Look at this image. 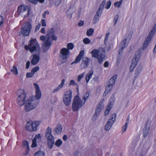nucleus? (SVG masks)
Here are the masks:
<instances>
[{
	"instance_id": "41",
	"label": "nucleus",
	"mask_w": 156,
	"mask_h": 156,
	"mask_svg": "<svg viewBox=\"0 0 156 156\" xmlns=\"http://www.w3.org/2000/svg\"><path fill=\"white\" fill-rule=\"evenodd\" d=\"M113 104L111 102H109L108 104V105L106 108V110H108V111H110V110L112 108V107Z\"/></svg>"
},
{
	"instance_id": "62",
	"label": "nucleus",
	"mask_w": 156,
	"mask_h": 156,
	"mask_svg": "<svg viewBox=\"0 0 156 156\" xmlns=\"http://www.w3.org/2000/svg\"><path fill=\"white\" fill-rule=\"evenodd\" d=\"M41 135H40V134H38L36 135V136H35V138L36 139H39L41 138Z\"/></svg>"
},
{
	"instance_id": "39",
	"label": "nucleus",
	"mask_w": 156,
	"mask_h": 156,
	"mask_svg": "<svg viewBox=\"0 0 156 156\" xmlns=\"http://www.w3.org/2000/svg\"><path fill=\"white\" fill-rule=\"evenodd\" d=\"M97 107L102 110L104 107L103 102H100Z\"/></svg>"
},
{
	"instance_id": "35",
	"label": "nucleus",
	"mask_w": 156,
	"mask_h": 156,
	"mask_svg": "<svg viewBox=\"0 0 156 156\" xmlns=\"http://www.w3.org/2000/svg\"><path fill=\"white\" fill-rule=\"evenodd\" d=\"M99 54L101 55L104 54L105 53V49L103 48H99L98 50Z\"/></svg>"
},
{
	"instance_id": "61",
	"label": "nucleus",
	"mask_w": 156,
	"mask_h": 156,
	"mask_svg": "<svg viewBox=\"0 0 156 156\" xmlns=\"http://www.w3.org/2000/svg\"><path fill=\"white\" fill-rule=\"evenodd\" d=\"M156 30V24H155L154 25L153 28L151 30H152V31H153L154 32H155V30Z\"/></svg>"
},
{
	"instance_id": "59",
	"label": "nucleus",
	"mask_w": 156,
	"mask_h": 156,
	"mask_svg": "<svg viewBox=\"0 0 156 156\" xmlns=\"http://www.w3.org/2000/svg\"><path fill=\"white\" fill-rule=\"evenodd\" d=\"M3 21V17L2 16H0V24H2Z\"/></svg>"
},
{
	"instance_id": "46",
	"label": "nucleus",
	"mask_w": 156,
	"mask_h": 156,
	"mask_svg": "<svg viewBox=\"0 0 156 156\" xmlns=\"http://www.w3.org/2000/svg\"><path fill=\"white\" fill-rule=\"evenodd\" d=\"M84 73H83L82 74L79 75L77 80L78 82H80V80L84 77Z\"/></svg>"
},
{
	"instance_id": "34",
	"label": "nucleus",
	"mask_w": 156,
	"mask_h": 156,
	"mask_svg": "<svg viewBox=\"0 0 156 156\" xmlns=\"http://www.w3.org/2000/svg\"><path fill=\"white\" fill-rule=\"evenodd\" d=\"M62 144V141L60 139H58L56 141L55 145L57 147H59Z\"/></svg>"
},
{
	"instance_id": "45",
	"label": "nucleus",
	"mask_w": 156,
	"mask_h": 156,
	"mask_svg": "<svg viewBox=\"0 0 156 156\" xmlns=\"http://www.w3.org/2000/svg\"><path fill=\"white\" fill-rule=\"evenodd\" d=\"M119 18V16L118 15H116L114 18V25H115L116 24L117 21Z\"/></svg>"
},
{
	"instance_id": "57",
	"label": "nucleus",
	"mask_w": 156,
	"mask_h": 156,
	"mask_svg": "<svg viewBox=\"0 0 156 156\" xmlns=\"http://www.w3.org/2000/svg\"><path fill=\"white\" fill-rule=\"evenodd\" d=\"M30 62L29 61H28L26 63V69H28L29 68Z\"/></svg>"
},
{
	"instance_id": "36",
	"label": "nucleus",
	"mask_w": 156,
	"mask_h": 156,
	"mask_svg": "<svg viewBox=\"0 0 156 156\" xmlns=\"http://www.w3.org/2000/svg\"><path fill=\"white\" fill-rule=\"evenodd\" d=\"M76 11V9L73 7H70L68 10V12H70L71 14L73 13Z\"/></svg>"
},
{
	"instance_id": "22",
	"label": "nucleus",
	"mask_w": 156,
	"mask_h": 156,
	"mask_svg": "<svg viewBox=\"0 0 156 156\" xmlns=\"http://www.w3.org/2000/svg\"><path fill=\"white\" fill-rule=\"evenodd\" d=\"M23 147L26 150V152L24 154L26 155L28 154L29 151L28 142L27 141L25 140L23 141Z\"/></svg>"
},
{
	"instance_id": "21",
	"label": "nucleus",
	"mask_w": 156,
	"mask_h": 156,
	"mask_svg": "<svg viewBox=\"0 0 156 156\" xmlns=\"http://www.w3.org/2000/svg\"><path fill=\"white\" fill-rule=\"evenodd\" d=\"M26 128L27 130L30 131H34V129L32 126V121H30L27 122Z\"/></svg>"
},
{
	"instance_id": "5",
	"label": "nucleus",
	"mask_w": 156,
	"mask_h": 156,
	"mask_svg": "<svg viewBox=\"0 0 156 156\" xmlns=\"http://www.w3.org/2000/svg\"><path fill=\"white\" fill-rule=\"evenodd\" d=\"M17 95L18 104L19 105L21 106L24 104L25 101L26 97L25 92L23 90L20 89L18 90Z\"/></svg>"
},
{
	"instance_id": "32",
	"label": "nucleus",
	"mask_w": 156,
	"mask_h": 156,
	"mask_svg": "<svg viewBox=\"0 0 156 156\" xmlns=\"http://www.w3.org/2000/svg\"><path fill=\"white\" fill-rule=\"evenodd\" d=\"M99 16H99L98 15L96 14L93 21V23L94 24L96 23V22H97V21L99 20Z\"/></svg>"
},
{
	"instance_id": "37",
	"label": "nucleus",
	"mask_w": 156,
	"mask_h": 156,
	"mask_svg": "<svg viewBox=\"0 0 156 156\" xmlns=\"http://www.w3.org/2000/svg\"><path fill=\"white\" fill-rule=\"evenodd\" d=\"M39 69V68L38 66H36L33 68L31 70V72H32L34 74V73L38 71Z\"/></svg>"
},
{
	"instance_id": "29",
	"label": "nucleus",
	"mask_w": 156,
	"mask_h": 156,
	"mask_svg": "<svg viewBox=\"0 0 156 156\" xmlns=\"http://www.w3.org/2000/svg\"><path fill=\"white\" fill-rule=\"evenodd\" d=\"M94 32V30L92 28H90L87 31V35L88 36H92Z\"/></svg>"
},
{
	"instance_id": "54",
	"label": "nucleus",
	"mask_w": 156,
	"mask_h": 156,
	"mask_svg": "<svg viewBox=\"0 0 156 156\" xmlns=\"http://www.w3.org/2000/svg\"><path fill=\"white\" fill-rule=\"evenodd\" d=\"M42 25L43 27H45L46 26V23L45 20L44 19H42L41 20Z\"/></svg>"
},
{
	"instance_id": "48",
	"label": "nucleus",
	"mask_w": 156,
	"mask_h": 156,
	"mask_svg": "<svg viewBox=\"0 0 156 156\" xmlns=\"http://www.w3.org/2000/svg\"><path fill=\"white\" fill-rule=\"evenodd\" d=\"M34 74L32 72L31 73H27L26 74V77H31L33 76Z\"/></svg>"
},
{
	"instance_id": "49",
	"label": "nucleus",
	"mask_w": 156,
	"mask_h": 156,
	"mask_svg": "<svg viewBox=\"0 0 156 156\" xmlns=\"http://www.w3.org/2000/svg\"><path fill=\"white\" fill-rule=\"evenodd\" d=\"M69 85L70 86L71 85H73V86L76 85L77 86V84L75 83L74 81L73 80H70Z\"/></svg>"
},
{
	"instance_id": "52",
	"label": "nucleus",
	"mask_w": 156,
	"mask_h": 156,
	"mask_svg": "<svg viewBox=\"0 0 156 156\" xmlns=\"http://www.w3.org/2000/svg\"><path fill=\"white\" fill-rule=\"evenodd\" d=\"M109 35V33H107L106 34L105 36V38L104 40V42L105 44L106 42L107 41V40L108 39V37Z\"/></svg>"
},
{
	"instance_id": "13",
	"label": "nucleus",
	"mask_w": 156,
	"mask_h": 156,
	"mask_svg": "<svg viewBox=\"0 0 156 156\" xmlns=\"http://www.w3.org/2000/svg\"><path fill=\"white\" fill-rule=\"evenodd\" d=\"M140 57V55L139 53H136L135 55L134 58L132 59L131 65L130 67V71L132 72L136 66L137 62Z\"/></svg>"
},
{
	"instance_id": "30",
	"label": "nucleus",
	"mask_w": 156,
	"mask_h": 156,
	"mask_svg": "<svg viewBox=\"0 0 156 156\" xmlns=\"http://www.w3.org/2000/svg\"><path fill=\"white\" fill-rule=\"evenodd\" d=\"M122 1L123 0H121L119 1L115 2L114 3V6L118 8H119L122 4Z\"/></svg>"
},
{
	"instance_id": "64",
	"label": "nucleus",
	"mask_w": 156,
	"mask_h": 156,
	"mask_svg": "<svg viewBox=\"0 0 156 156\" xmlns=\"http://www.w3.org/2000/svg\"><path fill=\"white\" fill-rule=\"evenodd\" d=\"M67 136L66 135H64L63 137V139L65 141L67 140Z\"/></svg>"
},
{
	"instance_id": "25",
	"label": "nucleus",
	"mask_w": 156,
	"mask_h": 156,
	"mask_svg": "<svg viewBox=\"0 0 156 156\" xmlns=\"http://www.w3.org/2000/svg\"><path fill=\"white\" fill-rule=\"evenodd\" d=\"M93 73V71L92 70H91L87 74L86 76V80L87 83L89 81L90 79L91 78Z\"/></svg>"
},
{
	"instance_id": "16",
	"label": "nucleus",
	"mask_w": 156,
	"mask_h": 156,
	"mask_svg": "<svg viewBox=\"0 0 156 156\" xmlns=\"http://www.w3.org/2000/svg\"><path fill=\"white\" fill-rule=\"evenodd\" d=\"M90 59L86 57L82 58L80 66L82 69L86 68L89 64Z\"/></svg>"
},
{
	"instance_id": "31",
	"label": "nucleus",
	"mask_w": 156,
	"mask_h": 156,
	"mask_svg": "<svg viewBox=\"0 0 156 156\" xmlns=\"http://www.w3.org/2000/svg\"><path fill=\"white\" fill-rule=\"evenodd\" d=\"M11 71L14 74H17L18 70L16 66H13L11 70Z\"/></svg>"
},
{
	"instance_id": "28",
	"label": "nucleus",
	"mask_w": 156,
	"mask_h": 156,
	"mask_svg": "<svg viewBox=\"0 0 156 156\" xmlns=\"http://www.w3.org/2000/svg\"><path fill=\"white\" fill-rule=\"evenodd\" d=\"M127 40V39L125 38L123 40L121 43V47L125 48L127 46L128 43L126 41Z\"/></svg>"
},
{
	"instance_id": "50",
	"label": "nucleus",
	"mask_w": 156,
	"mask_h": 156,
	"mask_svg": "<svg viewBox=\"0 0 156 156\" xmlns=\"http://www.w3.org/2000/svg\"><path fill=\"white\" fill-rule=\"evenodd\" d=\"M124 48V47H122L121 46V48L119 50V55H121L122 54L123 50Z\"/></svg>"
},
{
	"instance_id": "1",
	"label": "nucleus",
	"mask_w": 156,
	"mask_h": 156,
	"mask_svg": "<svg viewBox=\"0 0 156 156\" xmlns=\"http://www.w3.org/2000/svg\"><path fill=\"white\" fill-rule=\"evenodd\" d=\"M25 48L29 50L31 53H35L31 56V63L33 65H36L39 62L40 59L39 55L41 49L39 44L35 39H31L30 41L28 46L25 45Z\"/></svg>"
},
{
	"instance_id": "53",
	"label": "nucleus",
	"mask_w": 156,
	"mask_h": 156,
	"mask_svg": "<svg viewBox=\"0 0 156 156\" xmlns=\"http://www.w3.org/2000/svg\"><path fill=\"white\" fill-rule=\"evenodd\" d=\"M66 14L67 15V16L69 17L71 19L72 18L73 14H71V13L70 12H68V10L66 12Z\"/></svg>"
},
{
	"instance_id": "11",
	"label": "nucleus",
	"mask_w": 156,
	"mask_h": 156,
	"mask_svg": "<svg viewBox=\"0 0 156 156\" xmlns=\"http://www.w3.org/2000/svg\"><path fill=\"white\" fill-rule=\"evenodd\" d=\"M91 53L92 57L97 58L100 64L103 61L105 60V54L101 55L99 54L98 50L94 49L92 51Z\"/></svg>"
},
{
	"instance_id": "3",
	"label": "nucleus",
	"mask_w": 156,
	"mask_h": 156,
	"mask_svg": "<svg viewBox=\"0 0 156 156\" xmlns=\"http://www.w3.org/2000/svg\"><path fill=\"white\" fill-rule=\"evenodd\" d=\"M55 30L53 28H50L47 31L46 35L47 39L44 43L46 47L50 46L52 44L53 41L56 40L57 38L55 35Z\"/></svg>"
},
{
	"instance_id": "7",
	"label": "nucleus",
	"mask_w": 156,
	"mask_h": 156,
	"mask_svg": "<svg viewBox=\"0 0 156 156\" xmlns=\"http://www.w3.org/2000/svg\"><path fill=\"white\" fill-rule=\"evenodd\" d=\"M63 102L65 105L69 106L71 101L72 98V91L70 89L66 90L63 96Z\"/></svg>"
},
{
	"instance_id": "20",
	"label": "nucleus",
	"mask_w": 156,
	"mask_h": 156,
	"mask_svg": "<svg viewBox=\"0 0 156 156\" xmlns=\"http://www.w3.org/2000/svg\"><path fill=\"white\" fill-rule=\"evenodd\" d=\"M65 80L64 79H62L60 84L52 92L53 93H55L58 91L60 89H62L65 84Z\"/></svg>"
},
{
	"instance_id": "63",
	"label": "nucleus",
	"mask_w": 156,
	"mask_h": 156,
	"mask_svg": "<svg viewBox=\"0 0 156 156\" xmlns=\"http://www.w3.org/2000/svg\"><path fill=\"white\" fill-rule=\"evenodd\" d=\"M37 146V144L36 142H33L31 145V147H36Z\"/></svg>"
},
{
	"instance_id": "43",
	"label": "nucleus",
	"mask_w": 156,
	"mask_h": 156,
	"mask_svg": "<svg viewBox=\"0 0 156 156\" xmlns=\"http://www.w3.org/2000/svg\"><path fill=\"white\" fill-rule=\"evenodd\" d=\"M67 48L69 49H72L73 48V44L71 43H69L67 45Z\"/></svg>"
},
{
	"instance_id": "18",
	"label": "nucleus",
	"mask_w": 156,
	"mask_h": 156,
	"mask_svg": "<svg viewBox=\"0 0 156 156\" xmlns=\"http://www.w3.org/2000/svg\"><path fill=\"white\" fill-rule=\"evenodd\" d=\"M84 54V51L83 50L81 51L79 53V55L77 56L75 60L72 62L71 64L72 65L74 63H77L80 61L83 55Z\"/></svg>"
},
{
	"instance_id": "14",
	"label": "nucleus",
	"mask_w": 156,
	"mask_h": 156,
	"mask_svg": "<svg viewBox=\"0 0 156 156\" xmlns=\"http://www.w3.org/2000/svg\"><path fill=\"white\" fill-rule=\"evenodd\" d=\"M60 58L64 61H62L63 63L65 62L66 60L68 58L69 54V51L67 48H63L61 49L60 51Z\"/></svg>"
},
{
	"instance_id": "55",
	"label": "nucleus",
	"mask_w": 156,
	"mask_h": 156,
	"mask_svg": "<svg viewBox=\"0 0 156 156\" xmlns=\"http://www.w3.org/2000/svg\"><path fill=\"white\" fill-rule=\"evenodd\" d=\"M28 1L31 2L32 3L34 4H36L38 0H27Z\"/></svg>"
},
{
	"instance_id": "17",
	"label": "nucleus",
	"mask_w": 156,
	"mask_h": 156,
	"mask_svg": "<svg viewBox=\"0 0 156 156\" xmlns=\"http://www.w3.org/2000/svg\"><path fill=\"white\" fill-rule=\"evenodd\" d=\"M105 3V0H103L101 4L100 5L99 9L97 10L96 14L98 15L99 16L101 15Z\"/></svg>"
},
{
	"instance_id": "6",
	"label": "nucleus",
	"mask_w": 156,
	"mask_h": 156,
	"mask_svg": "<svg viewBox=\"0 0 156 156\" xmlns=\"http://www.w3.org/2000/svg\"><path fill=\"white\" fill-rule=\"evenodd\" d=\"M85 103V101L82 102L80 98L77 96L75 97L72 104V108L74 111H78L79 108Z\"/></svg>"
},
{
	"instance_id": "38",
	"label": "nucleus",
	"mask_w": 156,
	"mask_h": 156,
	"mask_svg": "<svg viewBox=\"0 0 156 156\" xmlns=\"http://www.w3.org/2000/svg\"><path fill=\"white\" fill-rule=\"evenodd\" d=\"M83 42L86 44H89L90 43V40L88 38H85L83 40Z\"/></svg>"
},
{
	"instance_id": "19",
	"label": "nucleus",
	"mask_w": 156,
	"mask_h": 156,
	"mask_svg": "<svg viewBox=\"0 0 156 156\" xmlns=\"http://www.w3.org/2000/svg\"><path fill=\"white\" fill-rule=\"evenodd\" d=\"M148 122L145 123L144 128L143 129V135L144 137H146L148 133L150 126L147 124Z\"/></svg>"
},
{
	"instance_id": "12",
	"label": "nucleus",
	"mask_w": 156,
	"mask_h": 156,
	"mask_svg": "<svg viewBox=\"0 0 156 156\" xmlns=\"http://www.w3.org/2000/svg\"><path fill=\"white\" fill-rule=\"evenodd\" d=\"M116 115L114 113L111 116V118L109 119L105 124V129L106 131L109 130L111 128L115 120Z\"/></svg>"
},
{
	"instance_id": "58",
	"label": "nucleus",
	"mask_w": 156,
	"mask_h": 156,
	"mask_svg": "<svg viewBox=\"0 0 156 156\" xmlns=\"http://www.w3.org/2000/svg\"><path fill=\"white\" fill-rule=\"evenodd\" d=\"M109 66V63L108 62H105L104 64V66L105 67H108Z\"/></svg>"
},
{
	"instance_id": "56",
	"label": "nucleus",
	"mask_w": 156,
	"mask_h": 156,
	"mask_svg": "<svg viewBox=\"0 0 156 156\" xmlns=\"http://www.w3.org/2000/svg\"><path fill=\"white\" fill-rule=\"evenodd\" d=\"M84 24V22L82 21H80L78 23V26L80 27L82 26Z\"/></svg>"
},
{
	"instance_id": "60",
	"label": "nucleus",
	"mask_w": 156,
	"mask_h": 156,
	"mask_svg": "<svg viewBox=\"0 0 156 156\" xmlns=\"http://www.w3.org/2000/svg\"><path fill=\"white\" fill-rule=\"evenodd\" d=\"M41 32L42 33L45 34V28H42L41 30Z\"/></svg>"
},
{
	"instance_id": "44",
	"label": "nucleus",
	"mask_w": 156,
	"mask_h": 156,
	"mask_svg": "<svg viewBox=\"0 0 156 156\" xmlns=\"http://www.w3.org/2000/svg\"><path fill=\"white\" fill-rule=\"evenodd\" d=\"M111 2L110 1H108L106 3L105 8L106 9H109L111 5Z\"/></svg>"
},
{
	"instance_id": "47",
	"label": "nucleus",
	"mask_w": 156,
	"mask_h": 156,
	"mask_svg": "<svg viewBox=\"0 0 156 156\" xmlns=\"http://www.w3.org/2000/svg\"><path fill=\"white\" fill-rule=\"evenodd\" d=\"M128 124L127 123H126L124 126L122 128V130L123 131V132L126 131V129L127 128Z\"/></svg>"
},
{
	"instance_id": "26",
	"label": "nucleus",
	"mask_w": 156,
	"mask_h": 156,
	"mask_svg": "<svg viewBox=\"0 0 156 156\" xmlns=\"http://www.w3.org/2000/svg\"><path fill=\"white\" fill-rule=\"evenodd\" d=\"M39 124L40 123L38 121L32 122V126L34 131L37 130V127L39 126Z\"/></svg>"
},
{
	"instance_id": "9",
	"label": "nucleus",
	"mask_w": 156,
	"mask_h": 156,
	"mask_svg": "<svg viewBox=\"0 0 156 156\" xmlns=\"http://www.w3.org/2000/svg\"><path fill=\"white\" fill-rule=\"evenodd\" d=\"M17 11L20 15L25 17L27 16L29 14V8L27 5H21L18 7Z\"/></svg>"
},
{
	"instance_id": "2",
	"label": "nucleus",
	"mask_w": 156,
	"mask_h": 156,
	"mask_svg": "<svg viewBox=\"0 0 156 156\" xmlns=\"http://www.w3.org/2000/svg\"><path fill=\"white\" fill-rule=\"evenodd\" d=\"M34 84L36 89V95L29 97L25 101L24 109L26 112H29L35 108L38 104V100L41 98V93L38 85L36 83Z\"/></svg>"
},
{
	"instance_id": "4",
	"label": "nucleus",
	"mask_w": 156,
	"mask_h": 156,
	"mask_svg": "<svg viewBox=\"0 0 156 156\" xmlns=\"http://www.w3.org/2000/svg\"><path fill=\"white\" fill-rule=\"evenodd\" d=\"M45 137L48 140V147L51 149L55 142L54 137L52 134L51 128L48 127L47 129L45 134Z\"/></svg>"
},
{
	"instance_id": "10",
	"label": "nucleus",
	"mask_w": 156,
	"mask_h": 156,
	"mask_svg": "<svg viewBox=\"0 0 156 156\" xmlns=\"http://www.w3.org/2000/svg\"><path fill=\"white\" fill-rule=\"evenodd\" d=\"M117 78V75L114 76L112 77L110 79L107 85L105 87V90L104 93L107 94L112 89L113 86L115 84V80Z\"/></svg>"
},
{
	"instance_id": "15",
	"label": "nucleus",
	"mask_w": 156,
	"mask_h": 156,
	"mask_svg": "<svg viewBox=\"0 0 156 156\" xmlns=\"http://www.w3.org/2000/svg\"><path fill=\"white\" fill-rule=\"evenodd\" d=\"M155 32L151 30L149 33L148 36L146 38L145 41H144L142 48L143 50L145 49L151 41V38L155 33Z\"/></svg>"
},
{
	"instance_id": "51",
	"label": "nucleus",
	"mask_w": 156,
	"mask_h": 156,
	"mask_svg": "<svg viewBox=\"0 0 156 156\" xmlns=\"http://www.w3.org/2000/svg\"><path fill=\"white\" fill-rule=\"evenodd\" d=\"M41 26V24L40 23H39L37 26L36 27L35 31L36 32L37 30H38Z\"/></svg>"
},
{
	"instance_id": "24",
	"label": "nucleus",
	"mask_w": 156,
	"mask_h": 156,
	"mask_svg": "<svg viewBox=\"0 0 156 156\" xmlns=\"http://www.w3.org/2000/svg\"><path fill=\"white\" fill-rule=\"evenodd\" d=\"M142 66L141 65H139L137 67V69L136 70L135 72V77L138 76H139L140 73L142 71Z\"/></svg>"
},
{
	"instance_id": "8",
	"label": "nucleus",
	"mask_w": 156,
	"mask_h": 156,
	"mask_svg": "<svg viewBox=\"0 0 156 156\" xmlns=\"http://www.w3.org/2000/svg\"><path fill=\"white\" fill-rule=\"evenodd\" d=\"M31 24L29 22L25 23L22 27L21 33L24 36H27L32 29Z\"/></svg>"
},
{
	"instance_id": "33",
	"label": "nucleus",
	"mask_w": 156,
	"mask_h": 156,
	"mask_svg": "<svg viewBox=\"0 0 156 156\" xmlns=\"http://www.w3.org/2000/svg\"><path fill=\"white\" fill-rule=\"evenodd\" d=\"M34 156H44V154L43 152L39 151L35 154Z\"/></svg>"
},
{
	"instance_id": "42",
	"label": "nucleus",
	"mask_w": 156,
	"mask_h": 156,
	"mask_svg": "<svg viewBox=\"0 0 156 156\" xmlns=\"http://www.w3.org/2000/svg\"><path fill=\"white\" fill-rule=\"evenodd\" d=\"M40 40L43 41L42 45H45V41H44L45 39V37L43 35L41 36L40 37Z\"/></svg>"
},
{
	"instance_id": "27",
	"label": "nucleus",
	"mask_w": 156,
	"mask_h": 156,
	"mask_svg": "<svg viewBox=\"0 0 156 156\" xmlns=\"http://www.w3.org/2000/svg\"><path fill=\"white\" fill-rule=\"evenodd\" d=\"M101 110L99 108H98L97 107L95 112L94 115V118H95V120L96 119L97 116L99 114L100 112H101Z\"/></svg>"
},
{
	"instance_id": "40",
	"label": "nucleus",
	"mask_w": 156,
	"mask_h": 156,
	"mask_svg": "<svg viewBox=\"0 0 156 156\" xmlns=\"http://www.w3.org/2000/svg\"><path fill=\"white\" fill-rule=\"evenodd\" d=\"M89 96V93L88 92L86 93L84 96L83 97V99L84 100V101L85 102L87 100Z\"/></svg>"
},
{
	"instance_id": "23",
	"label": "nucleus",
	"mask_w": 156,
	"mask_h": 156,
	"mask_svg": "<svg viewBox=\"0 0 156 156\" xmlns=\"http://www.w3.org/2000/svg\"><path fill=\"white\" fill-rule=\"evenodd\" d=\"M62 131V127L61 125L58 124L56 128L55 129V133L58 134L61 133Z\"/></svg>"
}]
</instances>
